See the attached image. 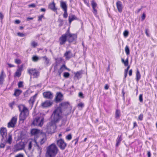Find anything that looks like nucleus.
<instances>
[{
    "label": "nucleus",
    "instance_id": "32",
    "mask_svg": "<svg viewBox=\"0 0 157 157\" xmlns=\"http://www.w3.org/2000/svg\"><path fill=\"white\" fill-rule=\"evenodd\" d=\"M43 58L44 60V63L46 65H48L49 63V59L46 56H44L41 57V59Z\"/></svg>",
    "mask_w": 157,
    "mask_h": 157
},
{
    "label": "nucleus",
    "instance_id": "40",
    "mask_svg": "<svg viewBox=\"0 0 157 157\" xmlns=\"http://www.w3.org/2000/svg\"><path fill=\"white\" fill-rule=\"evenodd\" d=\"M143 114H140L138 117V119L140 121H142L143 120Z\"/></svg>",
    "mask_w": 157,
    "mask_h": 157
},
{
    "label": "nucleus",
    "instance_id": "36",
    "mask_svg": "<svg viewBox=\"0 0 157 157\" xmlns=\"http://www.w3.org/2000/svg\"><path fill=\"white\" fill-rule=\"evenodd\" d=\"M31 44L34 48H35L37 46V43L35 41H33L32 42Z\"/></svg>",
    "mask_w": 157,
    "mask_h": 157
},
{
    "label": "nucleus",
    "instance_id": "57",
    "mask_svg": "<svg viewBox=\"0 0 157 157\" xmlns=\"http://www.w3.org/2000/svg\"><path fill=\"white\" fill-rule=\"evenodd\" d=\"M4 17V15L1 12H0V19L2 21Z\"/></svg>",
    "mask_w": 157,
    "mask_h": 157
},
{
    "label": "nucleus",
    "instance_id": "29",
    "mask_svg": "<svg viewBox=\"0 0 157 157\" xmlns=\"http://www.w3.org/2000/svg\"><path fill=\"white\" fill-rule=\"evenodd\" d=\"M21 92L22 91L21 90L18 89H15L13 95L16 97L18 96Z\"/></svg>",
    "mask_w": 157,
    "mask_h": 157
},
{
    "label": "nucleus",
    "instance_id": "2",
    "mask_svg": "<svg viewBox=\"0 0 157 157\" xmlns=\"http://www.w3.org/2000/svg\"><path fill=\"white\" fill-rule=\"evenodd\" d=\"M62 110L60 108H56L53 112L52 116L51 122L55 124L59 121L61 118Z\"/></svg>",
    "mask_w": 157,
    "mask_h": 157
},
{
    "label": "nucleus",
    "instance_id": "61",
    "mask_svg": "<svg viewBox=\"0 0 157 157\" xmlns=\"http://www.w3.org/2000/svg\"><path fill=\"white\" fill-rule=\"evenodd\" d=\"M21 21L19 20H16L15 21V23L17 24H18L20 23Z\"/></svg>",
    "mask_w": 157,
    "mask_h": 157
},
{
    "label": "nucleus",
    "instance_id": "47",
    "mask_svg": "<svg viewBox=\"0 0 157 157\" xmlns=\"http://www.w3.org/2000/svg\"><path fill=\"white\" fill-rule=\"evenodd\" d=\"M59 26H62L63 25V20L62 19H60L59 20Z\"/></svg>",
    "mask_w": 157,
    "mask_h": 157
},
{
    "label": "nucleus",
    "instance_id": "13",
    "mask_svg": "<svg viewBox=\"0 0 157 157\" xmlns=\"http://www.w3.org/2000/svg\"><path fill=\"white\" fill-rule=\"evenodd\" d=\"M56 96L55 98V101L57 103L63 100V95L60 92L57 93Z\"/></svg>",
    "mask_w": 157,
    "mask_h": 157
},
{
    "label": "nucleus",
    "instance_id": "37",
    "mask_svg": "<svg viewBox=\"0 0 157 157\" xmlns=\"http://www.w3.org/2000/svg\"><path fill=\"white\" fill-rule=\"evenodd\" d=\"M140 75L139 70H138L136 73V78H140Z\"/></svg>",
    "mask_w": 157,
    "mask_h": 157
},
{
    "label": "nucleus",
    "instance_id": "4",
    "mask_svg": "<svg viewBox=\"0 0 157 157\" xmlns=\"http://www.w3.org/2000/svg\"><path fill=\"white\" fill-rule=\"evenodd\" d=\"M28 73L34 78H38L40 75V72L35 69H30L28 70Z\"/></svg>",
    "mask_w": 157,
    "mask_h": 157
},
{
    "label": "nucleus",
    "instance_id": "26",
    "mask_svg": "<svg viewBox=\"0 0 157 157\" xmlns=\"http://www.w3.org/2000/svg\"><path fill=\"white\" fill-rule=\"evenodd\" d=\"M31 133L32 135H37L39 133L40 130L36 129H32L31 131Z\"/></svg>",
    "mask_w": 157,
    "mask_h": 157
},
{
    "label": "nucleus",
    "instance_id": "27",
    "mask_svg": "<svg viewBox=\"0 0 157 157\" xmlns=\"http://www.w3.org/2000/svg\"><path fill=\"white\" fill-rule=\"evenodd\" d=\"M60 6L63 10H67V7L65 2L63 1H61L60 2Z\"/></svg>",
    "mask_w": 157,
    "mask_h": 157
},
{
    "label": "nucleus",
    "instance_id": "31",
    "mask_svg": "<svg viewBox=\"0 0 157 157\" xmlns=\"http://www.w3.org/2000/svg\"><path fill=\"white\" fill-rule=\"evenodd\" d=\"M76 17L74 15H71L69 17V21L70 24H71V22L74 20L76 19Z\"/></svg>",
    "mask_w": 157,
    "mask_h": 157
},
{
    "label": "nucleus",
    "instance_id": "6",
    "mask_svg": "<svg viewBox=\"0 0 157 157\" xmlns=\"http://www.w3.org/2000/svg\"><path fill=\"white\" fill-rule=\"evenodd\" d=\"M17 121V116L12 117L10 121L8 123V127L9 128H14L16 124Z\"/></svg>",
    "mask_w": 157,
    "mask_h": 157
},
{
    "label": "nucleus",
    "instance_id": "64",
    "mask_svg": "<svg viewBox=\"0 0 157 157\" xmlns=\"http://www.w3.org/2000/svg\"><path fill=\"white\" fill-rule=\"evenodd\" d=\"M109 86L108 84H106L105 85L104 87L105 89L106 90H107L109 89Z\"/></svg>",
    "mask_w": 157,
    "mask_h": 157
},
{
    "label": "nucleus",
    "instance_id": "60",
    "mask_svg": "<svg viewBox=\"0 0 157 157\" xmlns=\"http://www.w3.org/2000/svg\"><path fill=\"white\" fill-rule=\"evenodd\" d=\"M79 96L81 98H84V97L83 96V94L81 92H80L79 93Z\"/></svg>",
    "mask_w": 157,
    "mask_h": 157
},
{
    "label": "nucleus",
    "instance_id": "8",
    "mask_svg": "<svg viewBox=\"0 0 157 157\" xmlns=\"http://www.w3.org/2000/svg\"><path fill=\"white\" fill-rule=\"evenodd\" d=\"M25 147L24 142L21 141L14 145V150L17 151L23 149Z\"/></svg>",
    "mask_w": 157,
    "mask_h": 157
},
{
    "label": "nucleus",
    "instance_id": "10",
    "mask_svg": "<svg viewBox=\"0 0 157 157\" xmlns=\"http://www.w3.org/2000/svg\"><path fill=\"white\" fill-rule=\"evenodd\" d=\"M23 65H21L18 67L14 75L15 77H19L21 75V72L23 71Z\"/></svg>",
    "mask_w": 157,
    "mask_h": 157
},
{
    "label": "nucleus",
    "instance_id": "55",
    "mask_svg": "<svg viewBox=\"0 0 157 157\" xmlns=\"http://www.w3.org/2000/svg\"><path fill=\"white\" fill-rule=\"evenodd\" d=\"M44 17V15H42L38 17V21H41L42 20V19Z\"/></svg>",
    "mask_w": 157,
    "mask_h": 157
},
{
    "label": "nucleus",
    "instance_id": "28",
    "mask_svg": "<svg viewBox=\"0 0 157 157\" xmlns=\"http://www.w3.org/2000/svg\"><path fill=\"white\" fill-rule=\"evenodd\" d=\"M121 116L120 110L116 109L115 113V118L117 119H119Z\"/></svg>",
    "mask_w": 157,
    "mask_h": 157
},
{
    "label": "nucleus",
    "instance_id": "42",
    "mask_svg": "<svg viewBox=\"0 0 157 157\" xmlns=\"http://www.w3.org/2000/svg\"><path fill=\"white\" fill-rule=\"evenodd\" d=\"M64 13L63 14V17L65 18H66L68 16V14L67 12V10H64Z\"/></svg>",
    "mask_w": 157,
    "mask_h": 157
},
{
    "label": "nucleus",
    "instance_id": "62",
    "mask_svg": "<svg viewBox=\"0 0 157 157\" xmlns=\"http://www.w3.org/2000/svg\"><path fill=\"white\" fill-rule=\"evenodd\" d=\"M138 126L137 123L136 122H133V128H135V127H137Z\"/></svg>",
    "mask_w": 157,
    "mask_h": 157
},
{
    "label": "nucleus",
    "instance_id": "7",
    "mask_svg": "<svg viewBox=\"0 0 157 157\" xmlns=\"http://www.w3.org/2000/svg\"><path fill=\"white\" fill-rule=\"evenodd\" d=\"M0 132L1 136L2 141H5L7 136V130L5 128L2 127L0 128Z\"/></svg>",
    "mask_w": 157,
    "mask_h": 157
},
{
    "label": "nucleus",
    "instance_id": "1",
    "mask_svg": "<svg viewBox=\"0 0 157 157\" xmlns=\"http://www.w3.org/2000/svg\"><path fill=\"white\" fill-rule=\"evenodd\" d=\"M58 148L55 144H52L47 148L46 155L47 157H55L57 154Z\"/></svg>",
    "mask_w": 157,
    "mask_h": 157
},
{
    "label": "nucleus",
    "instance_id": "25",
    "mask_svg": "<svg viewBox=\"0 0 157 157\" xmlns=\"http://www.w3.org/2000/svg\"><path fill=\"white\" fill-rule=\"evenodd\" d=\"M12 141V135L10 134H9L8 137V139L7 138V137L6 136V139L5 141H2V142H7L10 144L11 143Z\"/></svg>",
    "mask_w": 157,
    "mask_h": 157
},
{
    "label": "nucleus",
    "instance_id": "5",
    "mask_svg": "<svg viewBox=\"0 0 157 157\" xmlns=\"http://www.w3.org/2000/svg\"><path fill=\"white\" fill-rule=\"evenodd\" d=\"M43 118L40 120V117H37L34 120L32 124L34 126H41L43 124Z\"/></svg>",
    "mask_w": 157,
    "mask_h": 157
},
{
    "label": "nucleus",
    "instance_id": "19",
    "mask_svg": "<svg viewBox=\"0 0 157 157\" xmlns=\"http://www.w3.org/2000/svg\"><path fill=\"white\" fill-rule=\"evenodd\" d=\"M91 4L93 9V12L95 15H96L97 14V10L95 9V8L97 6V4L93 0H92L91 1Z\"/></svg>",
    "mask_w": 157,
    "mask_h": 157
},
{
    "label": "nucleus",
    "instance_id": "43",
    "mask_svg": "<svg viewBox=\"0 0 157 157\" xmlns=\"http://www.w3.org/2000/svg\"><path fill=\"white\" fill-rule=\"evenodd\" d=\"M32 147V142L30 141L29 142L28 145V149L30 150Z\"/></svg>",
    "mask_w": 157,
    "mask_h": 157
},
{
    "label": "nucleus",
    "instance_id": "30",
    "mask_svg": "<svg viewBox=\"0 0 157 157\" xmlns=\"http://www.w3.org/2000/svg\"><path fill=\"white\" fill-rule=\"evenodd\" d=\"M41 59V57H39L37 56H33L32 57V59L34 62H37Z\"/></svg>",
    "mask_w": 157,
    "mask_h": 157
},
{
    "label": "nucleus",
    "instance_id": "21",
    "mask_svg": "<svg viewBox=\"0 0 157 157\" xmlns=\"http://www.w3.org/2000/svg\"><path fill=\"white\" fill-rule=\"evenodd\" d=\"M122 140V135H118L116 140V147H118L120 144L121 141Z\"/></svg>",
    "mask_w": 157,
    "mask_h": 157
},
{
    "label": "nucleus",
    "instance_id": "59",
    "mask_svg": "<svg viewBox=\"0 0 157 157\" xmlns=\"http://www.w3.org/2000/svg\"><path fill=\"white\" fill-rule=\"evenodd\" d=\"M14 102H13L12 103H9V106L10 107H11V108H13V106L14 105Z\"/></svg>",
    "mask_w": 157,
    "mask_h": 157
},
{
    "label": "nucleus",
    "instance_id": "35",
    "mask_svg": "<svg viewBox=\"0 0 157 157\" xmlns=\"http://www.w3.org/2000/svg\"><path fill=\"white\" fill-rule=\"evenodd\" d=\"M5 77V75L4 73L3 70H2L1 72L0 75V78H4Z\"/></svg>",
    "mask_w": 157,
    "mask_h": 157
},
{
    "label": "nucleus",
    "instance_id": "34",
    "mask_svg": "<svg viewBox=\"0 0 157 157\" xmlns=\"http://www.w3.org/2000/svg\"><path fill=\"white\" fill-rule=\"evenodd\" d=\"M125 51L126 55L128 56L130 54V49L128 46H126L125 48Z\"/></svg>",
    "mask_w": 157,
    "mask_h": 157
},
{
    "label": "nucleus",
    "instance_id": "23",
    "mask_svg": "<svg viewBox=\"0 0 157 157\" xmlns=\"http://www.w3.org/2000/svg\"><path fill=\"white\" fill-rule=\"evenodd\" d=\"M64 69L67 70L68 71H70L71 70L69 68H67L65 64H63L59 70L58 71V72L59 73V74H60L63 71Z\"/></svg>",
    "mask_w": 157,
    "mask_h": 157
},
{
    "label": "nucleus",
    "instance_id": "52",
    "mask_svg": "<svg viewBox=\"0 0 157 157\" xmlns=\"http://www.w3.org/2000/svg\"><path fill=\"white\" fill-rule=\"evenodd\" d=\"M15 63L18 64H19L21 63V61L19 59H16L15 60Z\"/></svg>",
    "mask_w": 157,
    "mask_h": 157
},
{
    "label": "nucleus",
    "instance_id": "22",
    "mask_svg": "<svg viewBox=\"0 0 157 157\" xmlns=\"http://www.w3.org/2000/svg\"><path fill=\"white\" fill-rule=\"evenodd\" d=\"M83 71L81 70L76 72H74V74L75 75V77L78 78H81L83 74Z\"/></svg>",
    "mask_w": 157,
    "mask_h": 157
},
{
    "label": "nucleus",
    "instance_id": "51",
    "mask_svg": "<svg viewBox=\"0 0 157 157\" xmlns=\"http://www.w3.org/2000/svg\"><path fill=\"white\" fill-rule=\"evenodd\" d=\"M3 143H1L0 145V148H3L5 147L6 142H3Z\"/></svg>",
    "mask_w": 157,
    "mask_h": 157
},
{
    "label": "nucleus",
    "instance_id": "41",
    "mask_svg": "<svg viewBox=\"0 0 157 157\" xmlns=\"http://www.w3.org/2000/svg\"><path fill=\"white\" fill-rule=\"evenodd\" d=\"M66 139L68 140H70L72 139V135L71 134H69L66 137Z\"/></svg>",
    "mask_w": 157,
    "mask_h": 157
},
{
    "label": "nucleus",
    "instance_id": "54",
    "mask_svg": "<svg viewBox=\"0 0 157 157\" xmlns=\"http://www.w3.org/2000/svg\"><path fill=\"white\" fill-rule=\"evenodd\" d=\"M146 15L144 13L141 17V21H143L145 18Z\"/></svg>",
    "mask_w": 157,
    "mask_h": 157
},
{
    "label": "nucleus",
    "instance_id": "14",
    "mask_svg": "<svg viewBox=\"0 0 157 157\" xmlns=\"http://www.w3.org/2000/svg\"><path fill=\"white\" fill-rule=\"evenodd\" d=\"M67 40V36L64 34L62 35L59 39L60 45H62L64 44Z\"/></svg>",
    "mask_w": 157,
    "mask_h": 157
},
{
    "label": "nucleus",
    "instance_id": "16",
    "mask_svg": "<svg viewBox=\"0 0 157 157\" xmlns=\"http://www.w3.org/2000/svg\"><path fill=\"white\" fill-rule=\"evenodd\" d=\"M69 105V103L68 101L62 102L59 104V107L57 108H60L61 110L63 109H67Z\"/></svg>",
    "mask_w": 157,
    "mask_h": 157
},
{
    "label": "nucleus",
    "instance_id": "12",
    "mask_svg": "<svg viewBox=\"0 0 157 157\" xmlns=\"http://www.w3.org/2000/svg\"><path fill=\"white\" fill-rule=\"evenodd\" d=\"M67 41L71 43L77 39V36L76 34H71L67 36Z\"/></svg>",
    "mask_w": 157,
    "mask_h": 157
},
{
    "label": "nucleus",
    "instance_id": "20",
    "mask_svg": "<svg viewBox=\"0 0 157 157\" xmlns=\"http://www.w3.org/2000/svg\"><path fill=\"white\" fill-rule=\"evenodd\" d=\"M64 56L67 59H69L73 56V54L71 51H67L64 54Z\"/></svg>",
    "mask_w": 157,
    "mask_h": 157
},
{
    "label": "nucleus",
    "instance_id": "58",
    "mask_svg": "<svg viewBox=\"0 0 157 157\" xmlns=\"http://www.w3.org/2000/svg\"><path fill=\"white\" fill-rule=\"evenodd\" d=\"M15 157H24V155L22 154H19L17 155Z\"/></svg>",
    "mask_w": 157,
    "mask_h": 157
},
{
    "label": "nucleus",
    "instance_id": "63",
    "mask_svg": "<svg viewBox=\"0 0 157 157\" xmlns=\"http://www.w3.org/2000/svg\"><path fill=\"white\" fill-rule=\"evenodd\" d=\"M147 157H151V153L150 151H148L147 152Z\"/></svg>",
    "mask_w": 157,
    "mask_h": 157
},
{
    "label": "nucleus",
    "instance_id": "45",
    "mask_svg": "<svg viewBox=\"0 0 157 157\" xmlns=\"http://www.w3.org/2000/svg\"><path fill=\"white\" fill-rule=\"evenodd\" d=\"M23 82H22L20 81L18 83V86L19 88H21L23 86Z\"/></svg>",
    "mask_w": 157,
    "mask_h": 157
},
{
    "label": "nucleus",
    "instance_id": "17",
    "mask_svg": "<svg viewBox=\"0 0 157 157\" xmlns=\"http://www.w3.org/2000/svg\"><path fill=\"white\" fill-rule=\"evenodd\" d=\"M18 108L20 113L29 112L28 109L24 105H20L18 106Z\"/></svg>",
    "mask_w": 157,
    "mask_h": 157
},
{
    "label": "nucleus",
    "instance_id": "15",
    "mask_svg": "<svg viewBox=\"0 0 157 157\" xmlns=\"http://www.w3.org/2000/svg\"><path fill=\"white\" fill-rule=\"evenodd\" d=\"M53 104V102L49 100H47L45 102L42 103L41 105L43 108L48 107L51 106Z\"/></svg>",
    "mask_w": 157,
    "mask_h": 157
},
{
    "label": "nucleus",
    "instance_id": "44",
    "mask_svg": "<svg viewBox=\"0 0 157 157\" xmlns=\"http://www.w3.org/2000/svg\"><path fill=\"white\" fill-rule=\"evenodd\" d=\"M139 100L141 102H142L143 101V95L142 94H140L139 96Z\"/></svg>",
    "mask_w": 157,
    "mask_h": 157
},
{
    "label": "nucleus",
    "instance_id": "46",
    "mask_svg": "<svg viewBox=\"0 0 157 157\" xmlns=\"http://www.w3.org/2000/svg\"><path fill=\"white\" fill-rule=\"evenodd\" d=\"M46 140V139H44V138H43L42 139H41L40 140V145H42L43 144L44 142H45Z\"/></svg>",
    "mask_w": 157,
    "mask_h": 157
},
{
    "label": "nucleus",
    "instance_id": "3",
    "mask_svg": "<svg viewBox=\"0 0 157 157\" xmlns=\"http://www.w3.org/2000/svg\"><path fill=\"white\" fill-rule=\"evenodd\" d=\"M56 144L58 147L62 150L65 149L67 146V144L66 143L64 140L62 139H60L57 140Z\"/></svg>",
    "mask_w": 157,
    "mask_h": 157
},
{
    "label": "nucleus",
    "instance_id": "48",
    "mask_svg": "<svg viewBox=\"0 0 157 157\" xmlns=\"http://www.w3.org/2000/svg\"><path fill=\"white\" fill-rule=\"evenodd\" d=\"M35 99L32 97H31L30 100V103H32V104H33L34 103Z\"/></svg>",
    "mask_w": 157,
    "mask_h": 157
},
{
    "label": "nucleus",
    "instance_id": "11",
    "mask_svg": "<svg viewBox=\"0 0 157 157\" xmlns=\"http://www.w3.org/2000/svg\"><path fill=\"white\" fill-rule=\"evenodd\" d=\"M43 95L44 98L49 99H52L53 97V94L50 91L43 92Z\"/></svg>",
    "mask_w": 157,
    "mask_h": 157
},
{
    "label": "nucleus",
    "instance_id": "49",
    "mask_svg": "<svg viewBox=\"0 0 157 157\" xmlns=\"http://www.w3.org/2000/svg\"><path fill=\"white\" fill-rule=\"evenodd\" d=\"M17 34L18 36L20 37H24L25 36V34L21 33H17Z\"/></svg>",
    "mask_w": 157,
    "mask_h": 157
},
{
    "label": "nucleus",
    "instance_id": "24",
    "mask_svg": "<svg viewBox=\"0 0 157 157\" xmlns=\"http://www.w3.org/2000/svg\"><path fill=\"white\" fill-rule=\"evenodd\" d=\"M49 8L54 12H56L57 8L55 7V4L54 2L49 4Z\"/></svg>",
    "mask_w": 157,
    "mask_h": 157
},
{
    "label": "nucleus",
    "instance_id": "18",
    "mask_svg": "<svg viewBox=\"0 0 157 157\" xmlns=\"http://www.w3.org/2000/svg\"><path fill=\"white\" fill-rule=\"evenodd\" d=\"M117 7L119 12L121 13L122 12L123 6L121 2L118 1L116 3Z\"/></svg>",
    "mask_w": 157,
    "mask_h": 157
},
{
    "label": "nucleus",
    "instance_id": "39",
    "mask_svg": "<svg viewBox=\"0 0 157 157\" xmlns=\"http://www.w3.org/2000/svg\"><path fill=\"white\" fill-rule=\"evenodd\" d=\"M129 34V32L127 30H125L123 33V35L124 37H126L128 36Z\"/></svg>",
    "mask_w": 157,
    "mask_h": 157
},
{
    "label": "nucleus",
    "instance_id": "33",
    "mask_svg": "<svg viewBox=\"0 0 157 157\" xmlns=\"http://www.w3.org/2000/svg\"><path fill=\"white\" fill-rule=\"evenodd\" d=\"M121 61L123 63L125 66H127L128 64V57L127 58L126 60L124 61V59L123 58L121 59Z\"/></svg>",
    "mask_w": 157,
    "mask_h": 157
},
{
    "label": "nucleus",
    "instance_id": "50",
    "mask_svg": "<svg viewBox=\"0 0 157 157\" xmlns=\"http://www.w3.org/2000/svg\"><path fill=\"white\" fill-rule=\"evenodd\" d=\"M79 138L78 137L77 138L74 140H73L72 141V142H75V145H76V144L78 143V140Z\"/></svg>",
    "mask_w": 157,
    "mask_h": 157
},
{
    "label": "nucleus",
    "instance_id": "56",
    "mask_svg": "<svg viewBox=\"0 0 157 157\" xmlns=\"http://www.w3.org/2000/svg\"><path fill=\"white\" fill-rule=\"evenodd\" d=\"M78 106L82 108L84 106V104L82 102L79 103L78 104Z\"/></svg>",
    "mask_w": 157,
    "mask_h": 157
},
{
    "label": "nucleus",
    "instance_id": "53",
    "mask_svg": "<svg viewBox=\"0 0 157 157\" xmlns=\"http://www.w3.org/2000/svg\"><path fill=\"white\" fill-rule=\"evenodd\" d=\"M71 34V33L70 32V31H69V29H68L67 32H66V33L64 34V35H65L66 36H68V35H70Z\"/></svg>",
    "mask_w": 157,
    "mask_h": 157
},
{
    "label": "nucleus",
    "instance_id": "9",
    "mask_svg": "<svg viewBox=\"0 0 157 157\" xmlns=\"http://www.w3.org/2000/svg\"><path fill=\"white\" fill-rule=\"evenodd\" d=\"M29 114V112L20 113L19 117V121L20 123H23Z\"/></svg>",
    "mask_w": 157,
    "mask_h": 157
},
{
    "label": "nucleus",
    "instance_id": "38",
    "mask_svg": "<svg viewBox=\"0 0 157 157\" xmlns=\"http://www.w3.org/2000/svg\"><path fill=\"white\" fill-rule=\"evenodd\" d=\"M70 76V74L67 72H65L63 73V76L65 78H68Z\"/></svg>",
    "mask_w": 157,
    "mask_h": 157
}]
</instances>
